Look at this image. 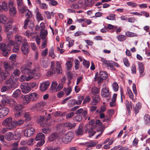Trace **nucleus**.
<instances>
[{
	"label": "nucleus",
	"instance_id": "412c9836",
	"mask_svg": "<svg viewBox=\"0 0 150 150\" xmlns=\"http://www.w3.org/2000/svg\"><path fill=\"white\" fill-rule=\"evenodd\" d=\"M30 101H34L36 100L38 98L37 94L35 92L32 93L29 95Z\"/></svg>",
	"mask_w": 150,
	"mask_h": 150
},
{
	"label": "nucleus",
	"instance_id": "aec40b11",
	"mask_svg": "<svg viewBox=\"0 0 150 150\" xmlns=\"http://www.w3.org/2000/svg\"><path fill=\"white\" fill-rule=\"evenodd\" d=\"M57 133H52L49 137L48 139L50 142H51L55 140L57 138Z\"/></svg>",
	"mask_w": 150,
	"mask_h": 150
},
{
	"label": "nucleus",
	"instance_id": "1a4fd4ad",
	"mask_svg": "<svg viewBox=\"0 0 150 150\" xmlns=\"http://www.w3.org/2000/svg\"><path fill=\"white\" fill-rule=\"evenodd\" d=\"M9 109L6 107L0 108V118H3L7 115L9 112Z\"/></svg>",
	"mask_w": 150,
	"mask_h": 150
},
{
	"label": "nucleus",
	"instance_id": "f03ea898",
	"mask_svg": "<svg viewBox=\"0 0 150 150\" xmlns=\"http://www.w3.org/2000/svg\"><path fill=\"white\" fill-rule=\"evenodd\" d=\"M74 137V133L73 132L69 131L63 137L62 141L64 143L67 144L70 142Z\"/></svg>",
	"mask_w": 150,
	"mask_h": 150
},
{
	"label": "nucleus",
	"instance_id": "bb28decb",
	"mask_svg": "<svg viewBox=\"0 0 150 150\" xmlns=\"http://www.w3.org/2000/svg\"><path fill=\"white\" fill-rule=\"evenodd\" d=\"M9 13L11 16H14L16 13V8L14 7H12L9 8Z\"/></svg>",
	"mask_w": 150,
	"mask_h": 150
},
{
	"label": "nucleus",
	"instance_id": "5fc2aeb1",
	"mask_svg": "<svg viewBox=\"0 0 150 150\" xmlns=\"http://www.w3.org/2000/svg\"><path fill=\"white\" fill-rule=\"evenodd\" d=\"M51 130V128L48 127H46L43 128L42 130V132L45 133H49Z\"/></svg>",
	"mask_w": 150,
	"mask_h": 150
},
{
	"label": "nucleus",
	"instance_id": "f3484780",
	"mask_svg": "<svg viewBox=\"0 0 150 150\" xmlns=\"http://www.w3.org/2000/svg\"><path fill=\"white\" fill-rule=\"evenodd\" d=\"M14 134L11 132L6 133L5 135V138L8 141H11L13 139Z\"/></svg>",
	"mask_w": 150,
	"mask_h": 150
},
{
	"label": "nucleus",
	"instance_id": "b1692460",
	"mask_svg": "<svg viewBox=\"0 0 150 150\" xmlns=\"http://www.w3.org/2000/svg\"><path fill=\"white\" fill-rule=\"evenodd\" d=\"M144 121L146 125H150V116L147 114L145 115L144 117Z\"/></svg>",
	"mask_w": 150,
	"mask_h": 150
},
{
	"label": "nucleus",
	"instance_id": "7ed1b4c3",
	"mask_svg": "<svg viewBox=\"0 0 150 150\" xmlns=\"http://www.w3.org/2000/svg\"><path fill=\"white\" fill-rule=\"evenodd\" d=\"M0 50L2 52L4 56H6L8 55V52L11 50V47L9 45L1 42L0 43Z\"/></svg>",
	"mask_w": 150,
	"mask_h": 150
},
{
	"label": "nucleus",
	"instance_id": "a878e982",
	"mask_svg": "<svg viewBox=\"0 0 150 150\" xmlns=\"http://www.w3.org/2000/svg\"><path fill=\"white\" fill-rule=\"evenodd\" d=\"M78 100L76 101V100H72V101H74V104H76V105L80 104L82 100L84 99V97L83 96H80L78 97Z\"/></svg>",
	"mask_w": 150,
	"mask_h": 150
},
{
	"label": "nucleus",
	"instance_id": "2f4dec72",
	"mask_svg": "<svg viewBox=\"0 0 150 150\" xmlns=\"http://www.w3.org/2000/svg\"><path fill=\"white\" fill-rule=\"evenodd\" d=\"M64 125L65 127H69L70 129H71L74 128L76 125V124L75 123H71L69 122H67L64 124Z\"/></svg>",
	"mask_w": 150,
	"mask_h": 150
},
{
	"label": "nucleus",
	"instance_id": "dca6fc26",
	"mask_svg": "<svg viewBox=\"0 0 150 150\" xmlns=\"http://www.w3.org/2000/svg\"><path fill=\"white\" fill-rule=\"evenodd\" d=\"M8 10L7 3L6 1H4L3 2H2V5H0V11L2 12L3 11H6Z\"/></svg>",
	"mask_w": 150,
	"mask_h": 150
},
{
	"label": "nucleus",
	"instance_id": "4468645a",
	"mask_svg": "<svg viewBox=\"0 0 150 150\" xmlns=\"http://www.w3.org/2000/svg\"><path fill=\"white\" fill-rule=\"evenodd\" d=\"M92 100L91 104L93 105H97L98 102L100 100V96L98 95H94L92 96Z\"/></svg>",
	"mask_w": 150,
	"mask_h": 150
},
{
	"label": "nucleus",
	"instance_id": "c85d7f7f",
	"mask_svg": "<svg viewBox=\"0 0 150 150\" xmlns=\"http://www.w3.org/2000/svg\"><path fill=\"white\" fill-rule=\"evenodd\" d=\"M48 34L47 31V30H41L40 32V35L42 40L46 39V37Z\"/></svg>",
	"mask_w": 150,
	"mask_h": 150
},
{
	"label": "nucleus",
	"instance_id": "4d7b16f0",
	"mask_svg": "<svg viewBox=\"0 0 150 150\" xmlns=\"http://www.w3.org/2000/svg\"><path fill=\"white\" fill-rule=\"evenodd\" d=\"M128 93L129 98L132 100L133 101H135V99H134L133 94L130 89H127Z\"/></svg>",
	"mask_w": 150,
	"mask_h": 150
},
{
	"label": "nucleus",
	"instance_id": "3c124183",
	"mask_svg": "<svg viewBox=\"0 0 150 150\" xmlns=\"http://www.w3.org/2000/svg\"><path fill=\"white\" fill-rule=\"evenodd\" d=\"M25 13V16L27 17V18H28L32 17V13L28 9H26Z\"/></svg>",
	"mask_w": 150,
	"mask_h": 150
},
{
	"label": "nucleus",
	"instance_id": "ddd939ff",
	"mask_svg": "<svg viewBox=\"0 0 150 150\" xmlns=\"http://www.w3.org/2000/svg\"><path fill=\"white\" fill-rule=\"evenodd\" d=\"M138 68L140 74V77H142L145 74L144 73V67L142 63L139 62L138 63Z\"/></svg>",
	"mask_w": 150,
	"mask_h": 150
},
{
	"label": "nucleus",
	"instance_id": "ea45409f",
	"mask_svg": "<svg viewBox=\"0 0 150 150\" xmlns=\"http://www.w3.org/2000/svg\"><path fill=\"white\" fill-rule=\"evenodd\" d=\"M99 89L96 87H93L91 89V93L93 95L97 94L99 93Z\"/></svg>",
	"mask_w": 150,
	"mask_h": 150
},
{
	"label": "nucleus",
	"instance_id": "473e14b6",
	"mask_svg": "<svg viewBox=\"0 0 150 150\" xmlns=\"http://www.w3.org/2000/svg\"><path fill=\"white\" fill-rule=\"evenodd\" d=\"M23 108V105L21 104H17L14 106V110L17 111H23L22 109Z\"/></svg>",
	"mask_w": 150,
	"mask_h": 150
},
{
	"label": "nucleus",
	"instance_id": "2eb2a0df",
	"mask_svg": "<svg viewBox=\"0 0 150 150\" xmlns=\"http://www.w3.org/2000/svg\"><path fill=\"white\" fill-rule=\"evenodd\" d=\"M50 85V83L49 82L46 81L43 83L40 86V90L42 91H45L48 88Z\"/></svg>",
	"mask_w": 150,
	"mask_h": 150
},
{
	"label": "nucleus",
	"instance_id": "49530a36",
	"mask_svg": "<svg viewBox=\"0 0 150 150\" xmlns=\"http://www.w3.org/2000/svg\"><path fill=\"white\" fill-rule=\"evenodd\" d=\"M18 8L19 12L21 13L25 12L27 9L26 7L24 6H19Z\"/></svg>",
	"mask_w": 150,
	"mask_h": 150
},
{
	"label": "nucleus",
	"instance_id": "69168bd1",
	"mask_svg": "<svg viewBox=\"0 0 150 150\" xmlns=\"http://www.w3.org/2000/svg\"><path fill=\"white\" fill-rule=\"evenodd\" d=\"M20 44L18 43L17 45L14 47L13 49V51L14 52H18L19 51V48L18 47L19 46Z\"/></svg>",
	"mask_w": 150,
	"mask_h": 150
},
{
	"label": "nucleus",
	"instance_id": "9b49d317",
	"mask_svg": "<svg viewBox=\"0 0 150 150\" xmlns=\"http://www.w3.org/2000/svg\"><path fill=\"white\" fill-rule=\"evenodd\" d=\"M24 122V120H23L20 119L18 120L14 119L13 121V125L11 127H13V129H14L16 126H19L22 125Z\"/></svg>",
	"mask_w": 150,
	"mask_h": 150
},
{
	"label": "nucleus",
	"instance_id": "7c9ffc66",
	"mask_svg": "<svg viewBox=\"0 0 150 150\" xmlns=\"http://www.w3.org/2000/svg\"><path fill=\"white\" fill-rule=\"evenodd\" d=\"M7 20V18L5 15L1 14L0 15V23L4 24Z\"/></svg>",
	"mask_w": 150,
	"mask_h": 150
},
{
	"label": "nucleus",
	"instance_id": "0eeeda50",
	"mask_svg": "<svg viewBox=\"0 0 150 150\" xmlns=\"http://www.w3.org/2000/svg\"><path fill=\"white\" fill-rule=\"evenodd\" d=\"M35 132L34 129L32 127L27 128L23 132L24 136L26 137H30L33 135Z\"/></svg>",
	"mask_w": 150,
	"mask_h": 150
},
{
	"label": "nucleus",
	"instance_id": "864d4df0",
	"mask_svg": "<svg viewBox=\"0 0 150 150\" xmlns=\"http://www.w3.org/2000/svg\"><path fill=\"white\" fill-rule=\"evenodd\" d=\"M21 137V134L20 133L16 132L14 135V137L13 139L16 140H19Z\"/></svg>",
	"mask_w": 150,
	"mask_h": 150
},
{
	"label": "nucleus",
	"instance_id": "39448f33",
	"mask_svg": "<svg viewBox=\"0 0 150 150\" xmlns=\"http://www.w3.org/2000/svg\"><path fill=\"white\" fill-rule=\"evenodd\" d=\"M98 73H96L95 78H98V84L101 83L103 80L106 79L108 77L107 72L104 71H101L99 73V76L98 77H97Z\"/></svg>",
	"mask_w": 150,
	"mask_h": 150
},
{
	"label": "nucleus",
	"instance_id": "f704fd0d",
	"mask_svg": "<svg viewBox=\"0 0 150 150\" xmlns=\"http://www.w3.org/2000/svg\"><path fill=\"white\" fill-rule=\"evenodd\" d=\"M32 70H34L35 72L33 73L31 72L30 73V75H31L33 78L35 79H38L40 76V74L39 73H36V71L35 69Z\"/></svg>",
	"mask_w": 150,
	"mask_h": 150
},
{
	"label": "nucleus",
	"instance_id": "6e6552de",
	"mask_svg": "<svg viewBox=\"0 0 150 150\" xmlns=\"http://www.w3.org/2000/svg\"><path fill=\"white\" fill-rule=\"evenodd\" d=\"M22 92L24 93H29L31 90L30 85L28 83H22L20 86Z\"/></svg>",
	"mask_w": 150,
	"mask_h": 150
},
{
	"label": "nucleus",
	"instance_id": "79ce46f5",
	"mask_svg": "<svg viewBox=\"0 0 150 150\" xmlns=\"http://www.w3.org/2000/svg\"><path fill=\"white\" fill-rule=\"evenodd\" d=\"M141 108V104L140 103H137L134 108L135 114H137L139 112V110Z\"/></svg>",
	"mask_w": 150,
	"mask_h": 150
},
{
	"label": "nucleus",
	"instance_id": "a18cd8bd",
	"mask_svg": "<svg viewBox=\"0 0 150 150\" xmlns=\"http://www.w3.org/2000/svg\"><path fill=\"white\" fill-rule=\"evenodd\" d=\"M74 62L75 69H78L80 67V62L77 59H75L74 60Z\"/></svg>",
	"mask_w": 150,
	"mask_h": 150
},
{
	"label": "nucleus",
	"instance_id": "bf43d9fd",
	"mask_svg": "<svg viewBox=\"0 0 150 150\" xmlns=\"http://www.w3.org/2000/svg\"><path fill=\"white\" fill-rule=\"evenodd\" d=\"M113 89L114 91L117 92L118 90V85L116 82H114L112 84Z\"/></svg>",
	"mask_w": 150,
	"mask_h": 150
},
{
	"label": "nucleus",
	"instance_id": "a211bd4d",
	"mask_svg": "<svg viewBox=\"0 0 150 150\" xmlns=\"http://www.w3.org/2000/svg\"><path fill=\"white\" fill-rule=\"evenodd\" d=\"M55 63L53 62H52L51 63V70L47 72V75L49 76H50L51 75L55 73V70L54 68Z\"/></svg>",
	"mask_w": 150,
	"mask_h": 150
},
{
	"label": "nucleus",
	"instance_id": "e2e57ef3",
	"mask_svg": "<svg viewBox=\"0 0 150 150\" xmlns=\"http://www.w3.org/2000/svg\"><path fill=\"white\" fill-rule=\"evenodd\" d=\"M83 66L87 68H88L90 65L89 62L84 59H83Z\"/></svg>",
	"mask_w": 150,
	"mask_h": 150
},
{
	"label": "nucleus",
	"instance_id": "20e7f679",
	"mask_svg": "<svg viewBox=\"0 0 150 150\" xmlns=\"http://www.w3.org/2000/svg\"><path fill=\"white\" fill-rule=\"evenodd\" d=\"M5 83L8 86L10 89H15L18 86V82L14 79L10 78L5 81Z\"/></svg>",
	"mask_w": 150,
	"mask_h": 150
},
{
	"label": "nucleus",
	"instance_id": "4c0bfd02",
	"mask_svg": "<svg viewBox=\"0 0 150 150\" xmlns=\"http://www.w3.org/2000/svg\"><path fill=\"white\" fill-rule=\"evenodd\" d=\"M7 104H8L10 106H14L17 104V103L15 100L12 99H8Z\"/></svg>",
	"mask_w": 150,
	"mask_h": 150
},
{
	"label": "nucleus",
	"instance_id": "6e6d98bb",
	"mask_svg": "<svg viewBox=\"0 0 150 150\" xmlns=\"http://www.w3.org/2000/svg\"><path fill=\"white\" fill-rule=\"evenodd\" d=\"M115 15L114 13L110 14V15L107 16L106 18L109 20H115Z\"/></svg>",
	"mask_w": 150,
	"mask_h": 150
},
{
	"label": "nucleus",
	"instance_id": "f257e3e1",
	"mask_svg": "<svg viewBox=\"0 0 150 150\" xmlns=\"http://www.w3.org/2000/svg\"><path fill=\"white\" fill-rule=\"evenodd\" d=\"M31 62H29L28 64L22 66L21 68L22 73L25 74H28V75H30V73L32 72L34 73L35 72V71L31 69Z\"/></svg>",
	"mask_w": 150,
	"mask_h": 150
},
{
	"label": "nucleus",
	"instance_id": "a19ab883",
	"mask_svg": "<svg viewBox=\"0 0 150 150\" xmlns=\"http://www.w3.org/2000/svg\"><path fill=\"white\" fill-rule=\"evenodd\" d=\"M90 128L88 131V132L89 134V137H91L93 136L96 133V131H93V127L90 126Z\"/></svg>",
	"mask_w": 150,
	"mask_h": 150
},
{
	"label": "nucleus",
	"instance_id": "052dcab7",
	"mask_svg": "<svg viewBox=\"0 0 150 150\" xmlns=\"http://www.w3.org/2000/svg\"><path fill=\"white\" fill-rule=\"evenodd\" d=\"M24 112L23 111H17L15 114V116L16 117H18L23 115Z\"/></svg>",
	"mask_w": 150,
	"mask_h": 150
},
{
	"label": "nucleus",
	"instance_id": "5701e85b",
	"mask_svg": "<svg viewBox=\"0 0 150 150\" xmlns=\"http://www.w3.org/2000/svg\"><path fill=\"white\" fill-rule=\"evenodd\" d=\"M46 105V103L44 102H40L37 103L35 106L36 108H37L38 110H40L43 109V107Z\"/></svg>",
	"mask_w": 150,
	"mask_h": 150
},
{
	"label": "nucleus",
	"instance_id": "c756f323",
	"mask_svg": "<svg viewBox=\"0 0 150 150\" xmlns=\"http://www.w3.org/2000/svg\"><path fill=\"white\" fill-rule=\"evenodd\" d=\"M56 64L57 67L56 68V71L57 72V74H61L62 73V70L59 62H57Z\"/></svg>",
	"mask_w": 150,
	"mask_h": 150
},
{
	"label": "nucleus",
	"instance_id": "603ef678",
	"mask_svg": "<svg viewBox=\"0 0 150 150\" xmlns=\"http://www.w3.org/2000/svg\"><path fill=\"white\" fill-rule=\"evenodd\" d=\"M85 5L87 6H91L94 3V1H84Z\"/></svg>",
	"mask_w": 150,
	"mask_h": 150
},
{
	"label": "nucleus",
	"instance_id": "c03bdc74",
	"mask_svg": "<svg viewBox=\"0 0 150 150\" xmlns=\"http://www.w3.org/2000/svg\"><path fill=\"white\" fill-rule=\"evenodd\" d=\"M21 93V90L19 89H18L13 92V97H14L17 98L19 96Z\"/></svg>",
	"mask_w": 150,
	"mask_h": 150
},
{
	"label": "nucleus",
	"instance_id": "13d9d810",
	"mask_svg": "<svg viewBox=\"0 0 150 150\" xmlns=\"http://www.w3.org/2000/svg\"><path fill=\"white\" fill-rule=\"evenodd\" d=\"M126 35L127 36L129 37L137 36V34L130 32H127L126 33Z\"/></svg>",
	"mask_w": 150,
	"mask_h": 150
},
{
	"label": "nucleus",
	"instance_id": "de8ad7c7",
	"mask_svg": "<svg viewBox=\"0 0 150 150\" xmlns=\"http://www.w3.org/2000/svg\"><path fill=\"white\" fill-rule=\"evenodd\" d=\"M5 96V95L1 96L3 98L1 99V101L3 104H5V103L7 104L8 100V99L6 98Z\"/></svg>",
	"mask_w": 150,
	"mask_h": 150
},
{
	"label": "nucleus",
	"instance_id": "423d86ee",
	"mask_svg": "<svg viewBox=\"0 0 150 150\" xmlns=\"http://www.w3.org/2000/svg\"><path fill=\"white\" fill-rule=\"evenodd\" d=\"M13 122L12 117H10L5 119L2 123V125L6 126L8 129L11 130L13 129V127H11Z\"/></svg>",
	"mask_w": 150,
	"mask_h": 150
},
{
	"label": "nucleus",
	"instance_id": "9d476101",
	"mask_svg": "<svg viewBox=\"0 0 150 150\" xmlns=\"http://www.w3.org/2000/svg\"><path fill=\"white\" fill-rule=\"evenodd\" d=\"M29 47V46L28 45V43L26 42H25L22 45L21 48V51L24 54L26 55L28 53Z\"/></svg>",
	"mask_w": 150,
	"mask_h": 150
},
{
	"label": "nucleus",
	"instance_id": "37998d69",
	"mask_svg": "<svg viewBox=\"0 0 150 150\" xmlns=\"http://www.w3.org/2000/svg\"><path fill=\"white\" fill-rule=\"evenodd\" d=\"M48 62L44 59H43L41 61V65L42 67L44 68H46L48 66Z\"/></svg>",
	"mask_w": 150,
	"mask_h": 150
},
{
	"label": "nucleus",
	"instance_id": "f8f14e48",
	"mask_svg": "<svg viewBox=\"0 0 150 150\" xmlns=\"http://www.w3.org/2000/svg\"><path fill=\"white\" fill-rule=\"evenodd\" d=\"M101 94L103 97H108L109 95V91L108 88L106 87L103 88L101 90Z\"/></svg>",
	"mask_w": 150,
	"mask_h": 150
},
{
	"label": "nucleus",
	"instance_id": "393cba45",
	"mask_svg": "<svg viewBox=\"0 0 150 150\" xmlns=\"http://www.w3.org/2000/svg\"><path fill=\"white\" fill-rule=\"evenodd\" d=\"M76 134L77 136L81 135L84 132V130L81 126H79L78 129L75 131Z\"/></svg>",
	"mask_w": 150,
	"mask_h": 150
},
{
	"label": "nucleus",
	"instance_id": "338daca9",
	"mask_svg": "<svg viewBox=\"0 0 150 150\" xmlns=\"http://www.w3.org/2000/svg\"><path fill=\"white\" fill-rule=\"evenodd\" d=\"M124 63L125 65L127 67H129L130 64L128 59L126 58H124L123 59Z\"/></svg>",
	"mask_w": 150,
	"mask_h": 150
},
{
	"label": "nucleus",
	"instance_id": "4be33fe9",
	"mask_svg": "<svg viewBox=\"0 0 150 150\" xmlns=\"http://www.w3.org/2000/svg\"><path fill=\"white\" fill-rule=\"evenodd\" d=\"M45 118L43 116H40L38 117L37 122L40 124L41 126L43 127L47 125V124L44 122Z\"/></svg>",
	"mask_w": 150,
	"mask_h": 150
},
{
	"label": "nucleus",
	"instance_id": "c9c22d12",
	"mask_svg": "<svg viewBox=\"0 0 150 150\" xmlns=\"http://www.w3.org/2000/svg\"><path fill=\"white\" fill-rule=\"evenodd\" d=\"M5 31L7 32L9 30L11 29L12 27V23L9 21L8 22V23H7L5 25Z\"/></svg>",
	"mask_w": 150,
	"mask_h": 150
},
{
	"label": "nucleus",
	"instance_id": "09e8293b",
	"mask_svg": "<svg viewBox=\"0 0 150 150\" xmlns=\"http://www.w3.org/2000/svg\"><path fill=\"white\" fill-rule=\"evenodd\" d=\"M117 38L119 41H122L126 39V36L124 35H121L117 36Z\"/></svg>",
	"mask_w": 150,
	"mask_h": 150
},
{
	"label": "nucleus",
	"instance_id": "6ab92c4d",
	"mask_svg": "<svg viewBox=\"0 0 150 150\" xmlns=\"http://www.w3.org/2000/svg\"><path fill=\"white\" fill-rule=\"evenodd\" d=\"M21 98L23 99V102L24 104H27L30 101L28 95H22Z\"/></svg>",
	"mask_w": 150,
	"mask_h": 150
},
{
	"label": "nucleus",
	"instance_id": "680f3d73",
	"mask_svg": "<svg viewBox=\"0 0 150 150\" xmlns=\"http://www.w3.org/2000/svg\"><path fill=\"white\" fill-rule=\"evenodd\" d=\"M127 5L132 7H135L137 6V4L136 3L132 1H130L127 3Z\"/></svg>",
	"mask_w": 150,
	"mask_h": 150
},
{
	"label": "nucleus",
	"instance_id": "e433bc0d",
	"mask_svg": "<svg viewBox=\"0 0 150 150\" xmlns=\"http://www.w3.org/2000/svg\"><path fill=\"white\" fill-rule=\"evenodd\" d=\"M23 116L25 118V120L26 122L30 120L31 119V117L30 115L29 112L23 113Z\"/></svg>",
	"mask_w": 150,
	"mask_h": 150
},
{
	"label": "nucleus",
	"instance_id": "58836bf2",
	"mask_svg": "<svg viewBox=\"0 0 150 150\" xmlns=\"http://www.w3.org/2000/svg\"><path fill=\"white\" fill-rule=\"evenodd\" d=\"M126 107L129 113L130 112V109L132 108V105L129 104V102L128 100H126L125 102Z\"/></svg>",
	"mask_w": 150,
	"mask_h": 150
},
{
	"label": "nucleus",
	"instance_id": "cd10ccee",
	"mask_svg": "<svg viewBox=\"0 0 150 150\" xmlns=\"http://www.w3.org/2000/svg\"><path fill=\"white\" fill-rule=\"evenodd\" d=\"M45 136L44 134L41 132L38 133L35 138V140L36 141H38L39 140H41L42 139L44 140Z\"/></svg>",
	"mask_w": 150,
	"mask_h": 150
},
{
	"label": "nucleus",
	"instance_id": "72a5a7b5",
	"mask_svg": "<svg viewBox=\"0 0 150 150\" xmlns=\"http://www.w3.org/2000/svg\"><path fill=\"white\" fill-rule=\"evenodd\" d=\"M6 79V76L5 75V74L1 70L0 68V82H1V81Z\"/></svg>",
	"mask_w": 150,
	"mask_h": 150
},
{
	"label": "nucleus",
	"instance_id": "0e129e2a",
	"mask_svg": "<svg viewBox=\"0 0 150 150\" xmlns=\"http://www.w3.org/2000/svg\"><path fill=\"white\" fill-rule=\"evenodd\" d=\"M57 85V83L56 81H53L52 82L51 86V88L52 90H54L55 89Z\"/></svg>",
	"mask_w": 150,
	"mask_h": 150
},
{
	"label": "nucleus",
	"instance_id": "774afa93",
	"mask_svg": "<svg viewBox=\"0 0 150 150\" xmlns=\"http://www.w3.org/2000/svg\"><path fill=\"white\" fill-rule=\"evenodd\" d=\"M75 120L76 121L80 122L82 120V117L81 115H78L75 117Z\"/></svg>",
	"mask_w": 150,
	"mask_h": 150
},
{
	"label": "nucleus",
	"instance_id": "8fccbe9b",
	"mask_svg": "<svg viewBox=\"0 0 150 150\" xmlns=\"http://www.w3.org/2000/svg\"><path fill=\"white\" fill-rule=\"evenodd\" d=\"M97 142H93L92 141L87 142L86 143V144H88L87 146L88 147H94L97 144Z\"/></svg>",
	"mask_w": 150,
	"mask_h": 150
}]
</instances>
